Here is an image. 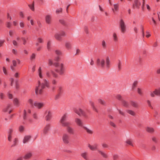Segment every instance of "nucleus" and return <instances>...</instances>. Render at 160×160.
<instances>
[{"label":"nucleus","mask_w":160,"mask_h":160,"mask_svg":"<svg viewBox=\"0 0 160 160\" xmlns=\"http://www.w3.org/2000/svg\"><path fill=\"white\" fill-rule=\"evenodd\" d=\"M54 37L56 39L58 40H60L61 39V36L59 33H56L54 35Z\"/></svg>","instance_id":"obj_31"},{"label":"nucleus","mask_w":160,"mask_h":160,"mask_svg":"<svg viewBox=\"0 0 160 160\" xmlns=\"http://www.w3.org/2000/svg\"><path fill=\"white\" fill-rule=\"evenodd\" d=\"M98 102L101 104L103 105H105L106 104L105 102L101 99H98Z\"/></svg>","instance_id":"obj_37"},{"label":"nucleus","mask_w":160,"mask_h":160,"mask_svg":"<svg viewBox=\"0 0 160 160\" xmlns=\"http://www.w3.org/2000/svg\"><path fill=\"white\" fill-rule=\"evenodd\" d=\"M126 142L129 145H130L132 146H133V144L132 143V140L131 139L127 140L126 141Z\"/></svg>","instance_id":"obj_36"},{"label":"nucleus","mask_w":160,"mask_h":160,"mask_svg":"<svg viewBox=\"0 0 160 160\" xmlns=\"http://www.w3.org/2000/svg\"><path fill=\"white\" fill-rule=\"evenodd\" d=\"M24 130V128L22 126H21L19 127V130L20 132H22Z\"/></svg>","instance_id":"obj_47"},{"label":"nucleus","mask_w":160,"mask_h":160,"mask_svg":"<svg viewBox=\"0 0 160 160\" xmlns=\"http://www.w3.org/2000/svg\"><path fill=\"white\" fill-rule=\"evenodd\" d=\"M13 33L14 32L12 30H11L9 31V35L10 36L12 37L13 35Z\"/></svg>","instance_id":"obj_63"},{"label":"nucleus","mask_w":160,"mask_h":160,"mask_svg":"<svg viewBox=\"0 0 160 160\" xmlns=\"http://www.w3.org/2000/svg\"><path fill=\"white\" fill-rule=\"evenodd\" d=\"M137 92L140 95L142 94V89L140 88H137Z\"/></svg>","instance_id":"obj_38"},{"label":"nucleus","mask_w":160,"mask_h":160,"mask_svg":"<svg viewBox=\"0 0 160 160\" xmlns=\"http://www.w3.org/2000/svg\"><path fill=\"white\" fill-rule=\"evenodd\" d=\"M141 4V2L139 1L138 0H135L134 4L133 5V8L136 7L137 8H139Z\"/></svg>","instance_id":"obj_19"},{"label":"nucleus","mask_w":160,"mask_h":160,"mask_svg":"<svg viewBox=\"0 0 160 160\" xmlns=\"http://www.w3.org/2000/svg\"><path fill=\"white\" fill-rule=\"evenodd\" d=\"M49 86V82L46 79H44L43 82L42 83L39 81L38 86L35 88L36 94H41L42 92V90L45 87L48 88Z\"/></svg>","instance_id":"obj_1"},{"label":"nucleus","mask_w":160,"mask_h":160,"mask_svg":"<svg viewBox=\"0 0 160 160\" xmlns=\"http://www.w3.org/2000/svg\"><path fill=\"white\" fill-rule=\"evenodd\" d=\"M65 45L66 48L68 50H69L72 49V45L70 42H66Z\"/></svg>","instance_id":"obj_18"},{"label":"nucleus","mask_w":160,"mask_h":160,"mask_svg":"<svg viewBox=\"0 0 160 160\" xmlns=\"http://www.w3.org/2000/svg\"><path fill=\"white\" fill-rule=\"evenodd\" d=\"M113 7L114 10L117 11L118 10L119 5L118 4H116L113 5Z\"/></svg>","instance_id":"obj_41"},{"label":"nucleus","mask_w":160,"mask_h":160,"mask_svg":"<svg viewBox=\"0 0 160 160\" xmlns=\"http://www.w3.org/2000/svg\"><path fill=\"white\" fill-rule=\"evenodd\" d=\"M22 40H23V45H25L26 42H27V41L25 39V38H23V37H22L21 38Z\"/></svg>","instance_id":"obj_61"},{"label":"nucleus","mask_w":160,"mask_h":160,"mask_svg":"<svg viewBox=\"0 0 160 160\" xmlns=\"http://www.w3.org/2000/svg\"><path fill=\"white\" fill-rule=\"evenodd\" d=\"M113 39L114 41L117 42L118 41V38L116 33H114L113 34Z\"/></svg>","instance_id":"obj_35"},{"label":"nucleus","mask_w":160,"mask_h":160,"mask_svg":"<svg viewBox=\"0 0 160 160\" xmlns=\"http://www.w3.org/2000/svg\"><path fill=\"white\" fill-rule=\"evenodd\" d=\"M98 152L104 158H107L108 157L107 155L104 152H102V151L98 150Z\"/></svg>","instance_id":"obj_26"},{"label":"nucleus","mask_w":160,"mask_h":160,"mask_svg":"<svg viewBox=\"0 0 160 160\" xmlns=\"http://www.w3.org/2000/svg\"><path fill=\"white\" fill-rule=\"evenodd\" d=\"M75 122L78 126L83 127L88 133L90 134H92L93 133V132L92 130L83 126L82 121L80 118H75Z\"/></svg>","instance_id":"obj_3"},{"label":"nucleus","mask_w":160,"mask_h":160,"mask_svg":"<svg viewBox=\"0 0 160 160\" xmlns=\"http://www.w3.org/2000/svg\"><path fill=\"white\" fill-rule=\"evenodd\" d=\"M5 96L3 93L2 92L0 93V98L3 99L4 98Z\"/></svg>","instance_id":"obj_55"},{"label":"nucleus","mask_w":160,"mask_h":160,"mask_svg":"<svg viewBox=\"0 0 160 160\" xmlns=\"http://www.w3.org/2000/svg\"><path fill=\"white\" fill-rule=\"evenodd\" d=\"M70 124H69L68 126H65L67 127V130L70 134H73L74 133V131L73 128L70 126Z\"/></svg>","instance_id":"obj_13"},{"label":"nucleus","mask_w":160,"mask_h":160,"mask_svg":"<svg viewBox=\"0 0 160 160\" xmlns=\"http://www.w3.org/2000/svg\"><path fill=\"white\" fill-rule=\"evenodd\" d=\"M89 104H90V105L91 106L93 109L96 112H98V110L94 105V102H93L92 101H89Z\"/></svg>","instance_id":"obj_24"},{"label":"nucleus","mask_w":160,"mask_h":160,"mask_svg":"<svg viewBox=\"0 0 160 160\" xmlns=\"http://www.w3.org/2000/svg\"><path fill=\"white\" fill-rule=\"evenodd\" d=\"M119 25L121 32L123 33H124L126 30V26L123 19H120Z\"/></svg>","instance_id":"obj_5"},{"label":"nucleus","mask_w":160,"mask_h":160,"mask_svg":"<svg viewBox=\"0 0 160 160\" xmlns=\"http://www.w3.org/2000/svg\"><path fill=\"white\" fill-rule=\"evenodd\" d=\"M55 52L56 54L58 55H61L62 54V52L61 51L59 50H56L55 51Z\"/></svg>","instance_id":"obj_42"},{"label":"nucleus","mask_w":160,"mask_h":160,"mask_svg":"<svg viewBox=\"0 0 160 160\" xmlns=\"http://www.w3.org/2000/svg\"><path fill=\"white\" fill-rule=\"evenodd\" d=\"M10 105H8L7 107L3 110L4 112H6L8 111L9 110V108H10Z\"/></svg>","instance_id":"obj_57"},{"label":"nucleus","mask_w":160,"mask_h":160,"mask_svg":"<svg viewBox=\"0 0 160 160\" xmlns=\"http://www.w3.org/2000/svg\"><path fill=\"white\" fill-rule=\"evenodd\" d=\"M44 103L42 102L35 101L34 102V106L37 109H41L44 106Z\"/></svg>","instance_id":"obj_9"},{"label":"nucleus","mask_w":160,"mask_h":160,"mask_svg":"<svg viewBox=\"0 0 160 160\" xmlns=\"http://www.w3.org/2000/svg\"><path fill=\"white\" fill-rule=\"evenodd\" d=\"M2 70L4 73L6 75L7 74V69L5 67H3Z\"/></svg>","instance_id":"obj_59"},{"label":"nucleus","mask_w":160,"mask_h":160,"mask_svg":"<svg viewBox=\"0 0 160 160\" xmlns=\"http://www.w3.org/2000/svg\"><path fill=\"white\" fill-rule=\"evenodd\" d=\"M36 54L34 53H32L30 56V59L31 60L33 61L35 58Z\"/></svg>","instance_id":"obj_39"},{"label":"nucleus","mask_w":160,"mask_h":160,"mask_svg":"<svg viewBox=\"0 0 160 160\" xmlns=\"http://www.w3.org/2000/svg\"><path fill=\"white\" fill-rule=\"evenodd\" d=\"M155 95L160 96V88L156 89L153 91L151 92L150 96L151 97H154Z\"/></svg>","instance_id":"obj_11"},{"label":"nucleus","mask_w":160,"mask_h":160,"mask_svg":"<svg viewBox=\"0 0 160 160\" xmlns=\"http://www.w3.org/2000/svg\"><path fill=\"white\" fill-rule=\"evenodd\" d=\"M147 102L148 103V106L150 107L152 109L153 108V107H152V106L151 105L150 101L149 100H148L147 101Z\"/></svg>","instance_id":"obj_52"},{"label":"nucleus","mask_w":160,"mask_h":160,"mask_svg":"<svg viewBox=\"0 0 160 160\" xmlns=\"http://www.w3.org/2000/svg\"><path fill=\"white\" fill-rule=\"evenodd\" d=\"M62 140L65 144H68L70 142L69 135L67 133L63 134L62 136Z\"/></svg>","instance_id":"obj_8"},{"label":"nucleus","mask_w":160,"mask_h":160,"mask_svg":"<svg viewBox=\"0 0 160 160\" xmlns=\"http://www.w3.org/2000/svg\"><path fill=\"white\" fill-rule=\"evenodd\" d=\"M27 112H28L29 113H31V110L29 108H27L24 110L23 119H25L26 118V115Z\"/></svg>","instance_id":"obj_21"},{"label":"nucleus","mask_w":160,"mask_h":160,"mask_svg":"<svg viewBox=\"0 0 160 160\" xmlns=\"http://www.w3.org/2000/svg\"><path fill=\"white\" fill-rule=\"evenodd\" d=\"M38 42L40 43H42L43 42V39L40 38H39L37 39Z\"/></svg>","instance_id":"obj_49"},{"label":"nucleus","mask_w":160,"mask_h":160,"mask_svg":"<svg viewBox=\"0 0 160 160\" xmlns=\"http://www.w3.org/2000/svg\"><path fill=\"white\" fill-rule=\"evenodd\" d=\"M85 32L87 34L88 33V29L87 27H85L84 28Z\"/></svg>","instance_id":"obj_64"},{"label":"nucleus","mask_w":160,"mask_h":160,"mask_svg":"<svg viewBox=\"0 0 160 160\" xmlns=\"http://www.w3.org/2000/svg\"><path fill=\"white\" fill-rule=\"evenodd\" d=\"M28 6L32 11H34V8L33 4L32 5H28Z\"/></svg>","instance_id":"obj_48"},{"label":"nucleus","mask_w":160,"mask_h":160,"mask_svg":"<svg viewBox=\"0 0 160 160\" xmlns=\"http://www.w3.org/2000/svg\"><path fill=\"white\" fill-rule=\"evenodd\" d=\"M81 156L85 160H88V153L86 152H84L81 153Z\"/></svg>","instance_id":"obj_22"},{"label":"nucleus","mask_w":160,"mask_h":160,"mask_svg":"<svg viewBox=\"0 0 160 160\" xmlns=\"http://www.w3.org/2000/svg\"><path fill=\"white\" fill-rule=\"evenodd\" d=\"M34 102L32 98H29L28 101V102L32 107H34Z\"/></svg>","instance_id":"obj_27"},{"label":"nucleus","mask_w":160,"mask_h":160,"mask_svg":"<svg viewBox=\"0 0 160 160\" xmlns=\"http://www.w3.org/2000/svg\"><path fill=\"white\" fill-rule=\"evenodd\" d=\"M52 75L53 77L55 78H57L58 76V74L52 70L48 71H47L46 72V75L47 77L50 78L51 77Z\"/></svg>","instance_id":"obj_7"},{"label":"nucleus","mask_w":160,"mask_h":160,"mask_svg":"<svg viewBox=\"0 0 160 160\" xmlns=\"http://www.w3.org/2000/svg\"><path fill=\"white\" fill-rule=\"evenodd\" d=\"M88 147L92 151H94L97 149V144H94L93 145H92L89 144H88Z\"/></svg>","instance_id":"obj_20"},{"label":"nucleus","mask_w":160,"mask_h":160,"mask_svg":"<svg viewBox=\"0 0 160 160\" xmlns=\"http://www.w3.org/2000/svg\"><path fill=\"white\" fill-rule=\"evenodd\" d=\"M31 136L30 135H26L23 138V142L26 143L28 142L30 140Z\"/></svg>","instance_id":"obj_15"},{"label":"nucleus","mask_w":160,"mask_h":160,"mask_svg":"<svg viewBox=\"0 0 160 160\" xmlns=\"http://www.w3.org/2000/svg\"><path fill=\"white\" fill-rule=\"evenodd\" d=\"M13 131V130L12 128H9V129L8 131V134L12 135V133Z\"/></svg>","instance_id":"obj_44"},{"label":"nucleus","mask_w":160,"mask_h":160,"mask_svg":"<svg viewBox=\"0 0 160 160\" xmlns=\"http://www.w3.org/2000/svg\"><path fill=\"white\" fill-rule=\"evenodd\" d=\"M45 21L47 23L50 24L52 21V17L49 15H47L45 18Z\"/></svg>","instance_id":"obj_14"},{"label":"nucleus","mask_w":160,"mask_h":160,"mask_svg":"<svg viewBox=\"0 0 160 160\" xmlns=\"http://www.w3.org/2000/svg\"><path fill=\"white\" fill-rule=\"evenodd\" d=\"M131 104L132 106L134 108H137L138 107V103L136 102L131 101Z\"/></svg>","instance_id":"obj_32"},{"label":"nucleus","mask_w":160,"mask_h":160,"mask_svg":"<svg viewBox=\"0 0 160 160\" xmlns=\"http://www.w3.org/2000/svg\"><path fill=\"white\" fill-rule=\"evenodd\" d=\"M110 125L111 126H112V127H114V128H115V127H116V125H115V124L114 122H110Z\"/></svg>","instance_id":"obj_62"},{"label":"nucleus","mask_w":160,"mask_h":160,"mask_svg":"<svg viewBox=\"0 0 160 160\" xmlns=\"http://www.w3.org/2000/svg\"><path fill=\"white\" fill-rule=\"evenodd\" d=\"M52 117L51 112L49 110H47L45 112V119L47 121L50 120Z\"/></svg>","instance_id":"obj_12"},{"label":"nucleus","mask_w":160,"mask_h":160,"mask_svg":"<svg viewBox=\"0 0 160 160\" xmlns=\"http://www.w3.org/2000/svg\"><path fill=\"white\" fill-rule=\"evenodd\" d=\"M32 153L31 152H28L24 156L23 158L25 159H29L32 157Z\"/></svg>","instance_id":"obj_23"},{"label":"nucleus","mask_w":160,"mask_h":160,"mask_svg":"<svg viewBox=\"0 0 160 160\" xmlns=\"http://www.w3.org/2000/svg\"><path fill=\"white\" fill-rule=\"evenodd\" d=\"M8 140L10 141L11 142L12 139V135L8 134Z\"/></svg>","instance_id":"obj_56"},{"label":"nucleus","mask_w":160,"mask_h":160,"mask_svg":"<svg viewBox=\"0 0 160 160\" xmlns=\"http://www.w3.org/2000/svg\"><path fill=\"white\" fill-rule=\"evenodd\" d=\"M122 104H123V105L124 106H125V107H127V106H128V103L126 101H124V100L122 102Z\"/></svg>","instance_id":"obj_58"},{"label":"nucleus","mask_w":160,"mask_h":160,"mask_svg":"<svg viewBox=\"0 0 160 160\" xmlns=\"http://www.w3.org/2000/svg\"><path fill=\"white\" fill-rule=\"evenodd\" d=\"M54 63H53L51 59H49L48 60V65L49 66L52 65V64L53 65Z\"/></svg>","instance_id":"obj_51"},{"label":"nucleus","mask_w":160,"mask_h":160,"mask_svg":"<svg viewBox=\"0 0 160 160\" xmlns=\"http://www.w3.org/2000/svg\"><path fill=\"white\" fill-rule=\"evenodd\" d=\"M59 22L60 23L62 24L63 25H65L66 24V22H65L63 20H59Z\"/></svg>","instance_id":"obj_60"},{"label":"nucleus","mask_w":160,"mask_h":160,"mask_svg":"<svg viewBox=\"0 0 160 160\" xmlns=\"http://www.w3.org/2000/svg\"><path fill=\"white\" fill-rule=\"evenodd\" d=\"M13 103L14 105L17 106H19V102L17 98H15L13 100Z\"/></svg>","instance_id":"obj_29"},{"label":"nucleus","mask_w":160,"mask_h":160,"mask_svg":"<svg viewBox=\"0 0 160 160\" xmlns=\"http://www.w3.org/2000/svg\"><path fill=\"white\" fill-rule=\"evenodd\" d=\"M12 52L15 55H17L18 53V51L16 49H12Z\"/></svg>","instance_id":"obj_54"},{"label":"nucleus","mask_w":160,"mask_h":160,"mask_svg":"<svg viewBox=\"0 0 160 160\" xmlns=\"http://www.w3.org/2000/svg\"><path fill=\"white\" fill-rule=\"evenodd\" d=\"M38 76L40 78H42L43 77V76L42 75V69L41 67H40L38 69Z\"/></svg>","instance_id":"obj_28"},{"label":"nucleus","mask_w":160,"mask_h":160,"mask_svg":"<svg viewBox=\"0 0 160 160\" xmlns=\"http://www.w3.org/2000/svg\"><path fill=\"white\" fill-rule=\"evenodd\" d=\"M138 84V82L137 81H135L132 83V89L133 90L136 87Z\"/></svg>","instance_id":"obj_34"},{"label":"nucleus","mask_w":160,"mask_h":160,"mask_svg":"<svg viewBox=\"0 0 160 160\" xmlns=\"http://www.w3.org/2000/svg\"><path fill=\"white\" fill-rule=\"evenodd\" d=\"M105 61L106 64V67L108 69L109 68L111 65V61L109 57L107 56L106 57L105 59Z\"/></svg>","instance_id":"obj_16"},{"label":"nucleus","mask_w":160,"mask_h":160,"mask_svg":"<svg viewBox=\"0 0 160 160\" xmlns=\"http://www.w3.org/2000/svg\"><path fill=\"white\" fill-rule=\"evenodd\" d=\"M50 128V125L49 124H47L43 130V132L44 134H46L48 131L49 130Z\"/></svg>","instance_id":"obj_17"},{"label":"nucleus","mask_w":160,"mask_h":160,"mask_svg":"<svg viewBox=\"0 0 160 160\" xmlns=\"http://www.w3.org/2000/svg\"><path fill=\"white\" fill-rule=\"evenodd\" d=\"M152 140L155 143H157L158 142L157 138L155 137H153L152 138Z\"/></svg>","instance_id":"obj_45"},{"label":"nucleus","mask_w":160,"mask_h":160,"mask_svg":"<svg viewBox=\"0 0 160 160\" xmlns=\"http://www.w3.org/2000/svg\"><path fill=\"white\" fill-rule=\"evenodd\" d=\"M73 111L79 116L82 115L85 117L86 116L85 112L81 108H75L73 109Z\"/></svg>","instance_id":"obj_6"},{"label":"nucleus","mask_w":160,"mask_h":160,"mask_svg":"<svg viewBox=\"0 0 160 160\" xmlns=\"http://www.w3.org/2000/svg\"><path fill=\"white\" fill-rule=\"evenodd\" d=\"M67 117L68 114L67 113H64L62 117L59 122L62 126L65 127V126H68L69 124H70V122L65 121Z\"/></svg>","instance_id":"obj_4"},{"label":"nucleus","mask_w":160,"mask_h":160,"mask_svg":"<svg viewBox=\"0 0 160 160\" xmlns=\"http://www.w3.org/2000/svg\"><path fill=\"white\" fill-rule=\"evenodd\" d=\"M62 9L61 8H60L57 9V10H56V12L57 14H58L59 12H62Z\"/></svg>","instance_id":"obj_46"},{"label":"nucleus","mask_w":160,"mask_h":160,"mask_svg":"<svg viewBox=\"0 0 160 160\" xmlns=\"http://www.w3.org/2000/svg\"><path fill=\"white\" fill-rule=\"evenodd\" d=\"M126 111L128 113L133 116H135V115L136 114L135 112L132 110H128Z\"/></svg>","instance_id":"obj_33"},{"label":"nucleus","mask_w":160,"mask_h":160,"mask_svg":"<svg viewBox=\"0 0 160 160\" xmlns=\"http://www.w3.org/2000/svg\"><path fill=\"white\" fill-rule=\"evenodd\" d=\"M12 43L13 44V45L15 46H18V43H17V42H16V41L15 40H13L12 41Z\"/></svg>","instance_id":"obj_53"},{"label":"nucleus","mask_w":160,"mask_h":160,"mask_svg":"<svg viewBox=\"0 0 160 160\" xmlns=\"http://www.w3.org/2000/svg\"><path fill=\"white\" fill-rule=\"evenodd\" d=\"M101 44L103 49H105L107 48V44L104 40H103L102 41Z\"/></svg>","instance_id":"obj_30"},{"label":"nucleus","mask_w":160,"mask_h":160,"mask_svg":"<svg viewBox=\"0 0 160 160\" xmlns=\"http://www.w3.org/2000/svg\"><path fill=\"white\" fill-rule=\"evenodd\" d=\"M63 91V88H62V87H59L58 89V94H60L62 93V92Z\"/></svg>","instance_id":"obj_40"},{"label":"nucleus","mask_w":160,"mask_h":160,"mask_svg":"<svg viewBox=\"0 0 160 160\" xmlns=\"http://www.w3.org/2000/svg\"><path fill=\"white\" fill-rule=\"evenodd\" d=\"M7 27L8 28H10L11 26V24L9 22H7L6 23Z\"/></svg>","instance_id":"obj_50"},{"label":"nucleus","mask_w":160,"mask_h":160,"mask_svg":"<svg viewBox=\"0 0 160 160\" xmlns=\"http://www.w3.org/2000/svg\"><path fill=\"white\" fill-rule=\"evenodd\" d=\"M146 131L148 132L152 133L154 132V129L153 128L148 127L146 128Z\"/></svg>","instance_id":"obj_25"},{"label":"nucleus","mask_w":160,"mask_h":160,"mask_svg":"<svg viewBox=\"0 0 160 160\" xmlns=\"http://www.w3.org/2000/svg\"><path fill=\"white\" fill-rule=\"evenodd\" d=\"M105 60L103 58H98L96 62L98 65L101 68H104L105 66Z\"/></svg>","instance_id":"obj_10"},{"label":"nucleus","mask_w":160,"mask_h":160,"mask_svg":"<svg viewBox=\"0 0 160 160\" xmlns=\"http://www.w3.org/2000/svg\"><path fill=\"white\" fill-rule=\"evenodd\" d=\"M54 66L56 68L55 71L60 75H62L64 73V64L62 63H54Z\"/></svg>","instance_id":"obj_2"},{"label":"nucleus","mask_w":160,"mask_h":160,"mask_svg":"<svg viewBox=\"0 0 160 160\" xmlns=\"http://www.w3.org/2000/svg\"><path fill=\"white\" fill-rule=\"evenodd\" d=\"M18 142V139L17 138H15L13 140L14 144L12 145V147H14L16 145L17 143Z\"/></svg>","instance_id":"obj_43"}]
</instances>
